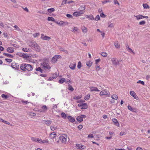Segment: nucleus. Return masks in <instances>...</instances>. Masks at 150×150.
Segmentation results:
<instances>
[{
  "label": "nucleus",
  "instance_id": "2",
  "mask_svg": "<svg viewBox=\"0 0 150 150\" xmlns=\"http://www.w3.org/2000/svg\"><path fill=\"white\" fill-rule=\"evenodd\" d=\"M41 65L42 66L43 69L46 72H48L50 71L51 67L48 63L43 62L41 63Z\"/></svg>",
  "mask_w": 150,
  "mask_h": 150
},
{
  "label": "nucleus",
  "instance_id": "48",
  "mask_svg": "<svg viewBox=\"0 0 150 150\" xmlns=\"http://www.w3.org/2000/svg\"><path fill=\"white\" fill-rule=\"evenodd\" d=\"M81 98V96H74L73 98L74 99L78 100V99H80Z\"/></svg>",
  "mask_w": 150,
  "mask_h": 150
},
{
  "label": "nucleus",
  "instance_id": "47",
  "mask_svg": "<svg viewBox=\"0 0 150 150\" xmlns=\"http://www.w3.org/2000/svg\"><path fill=\"white\" fill-rule=\"evenodd\" d=\"M1 97L3 98L7 99L8 98V96L7 95L3 94L1 95Z\"/></svg>",
  "mask_w": 150,
  "mask_h": 150
},
{
  "label": "nucleus",
  "instance_id": "43",
  "mask_svg": "<svg viewBox=\"0 0 150 150\" xmlns=\"http://www.w3.org/2000/svg\"><path fill=\"white\" fill-rule=\"evenodd\" d=\"M55 10L53 8H49L47 9V11L49 12H53Z\"/></svg>",
  "mask_w": 150,
  "mask_h": 150
},
{
  "label": "nucleus",
  "instance_id": "13",
  "mask_svg": "<svg viewBox=\"0 0 150 150\" xmlns=\"http://www.w3.org/2000/svg\"><path fill=\"white\" fill-rule=\"evenodd\" d=\"M112 121L115 125L117 127L119 126L120 124L117 119L115 118H113L112 119Z\"/></svg>",
  "mask_w": 150,
  "mask_h": 150
},
{
  "label": "nucleus",
  "instance_id": "22",
  "mask_svg": "<svg viewBox=\"0 0 150 150\" xmlns=\"http://www.w3.org/2000/svg\"><path fill=\"white\" fill-rule=\"evenodd\" d=\"M66 81V79L64 78H62L60 79L58 81L59 83H60L62 84L64 82Z\"/></svg>",
  "mask_w": 150,
  "mask_h": 150
},
{
  "label": "nucleus",
  "instance_id": "21",
  "mask_svg": "<svg viewBox=\"0 0 150 150\" xmlns=\"http://www.w3.org/2000/svg\"><path fill=\"white\" fill-rule=\"evenodd\" d=\"M3 54L7 57L11 58H13V55L8 53H4Z\"/></svg>",
  "mask_w": 150,
  "mask_h": 150
},
{
  "label": "nucleus",
  "instance_id": "1",
  "mask_svg": "<svg viewBox=\"0 0 150 150\" xmlns=\"http://www.w3.org/2000/svg\"><path fill=\"white\" fill-rule=\"evenodd\" d=\"M21 69L25 72L31 71L33 68L31 65L26 63H23L21 64L20 67Z\"/></svg>",
  "mask_w": 150,
  "mask_h": 150
},
{
  "label": "nucleus",
  "instance_id": "56",
  "mask_svg": "<svg viewBox=\"0 0 150 150\" xmlns=\"http://www.w3.org/2000/svg\"><path fill=\"white\" fill-rule=\"evenodd\" d=\"M100 18L99 15H97V16H96L95 19L96 21H98L100 19Z\"/></svg>",
  "mask_w": 150,
  "mask_h": 150
},
{
  "label": "nucleus",
  "instance_id": "37",
  "mask_svg": "<svg viewBox=\"0 0 150 150\" xmlns=\"http://www.w3.org/2000/svg\"><path fill=\"white\" fill-rule=\"evenodd\" d=\"M57 127L55 125L51 126L50 127V129L52 131H54L57 129Z\"/></svg>",
  "mask_w": 150,
  "mask_h": 150
},
{
  "label": "nucleus",
  "instance_id": "4",
  "mask_svg": "<svg viewBox=\"0 0 150 150\" xmlns=\"http://www.w3.org/2000/svg\"><path fill=\"white\" fill-rule=\"evenodd\" d=\"M67 136L65 134L63 135H61L59 137V139L63 143H65L67 142Z\"/></svg>",
  "mask_w": 150,
  "mask_h": 150
},
{
  "label": "nucleus",
  "instance_id": "23",
  "mask_svg": "<svg viewBox=\"0 0 150 150\" xmlns=\"http://www.w3.org/2000/svg\"><path fill=\"white\" fill-rule=\"evenodd\" d=\"M86 7L84 6H81L79 8V10L80 11H85L84 10L85 9Z\"/></svg>",
  "mask_w": 150,
  "mask_h": 150
},
{
  "label": "nucleus",
  "instance_id": "29",
  "mask_svg": "<svg viewBox=\"0 0 150 150\" xmlns=\"http://www.w3.org/2000/svg\"><path fill=\"white\" fill-rule=\"evenodd\" d=\"M143 6L144 9H149V6L147 4H143Z\"/></svg>",
  "mask_w": 150,
  "mask_h": 150
},
{
  "label": "nucleus",
  "instance_id": "55",
  "mask_svg": "<svg viewBox=\"0 0 150 150\" xmlns=\"http://www.w3.org/2000/svg\"><path fill=\"white\" fill-rule=\"evenodd\" d=\"M48 142H49V141L47 139H45V140H42V144L48 143Z\"/></svg>",
  "mask_w": 150,
  "mask_h": 150
},
{
  "label": "nucleus",
  "instance_id": "61",
  "mask_svg": "<svg viewBox=\"0 0 150 150\" xmlns=\"http://www.w3.org/2000/svg\"><path fill=\"white\" fill-rule=\"evenodd\" d=\"M100 16L103 18H105V15L103 13H100Z\"/></svg>",
  "mask_w": 150,
  "mask_h": 150
},
{
  "label": "nucleus",
  "instance_id": "28",
  "mask_svg": "<svg viewBox=\"0 0 150 150\" xmlns=\"http://www.w3.org/2000/svg\"><path fill=\"white\" fill-rule=\"evenodd\" d=\"M30 49L28 48H23L22 49V50L25 52H28L30 51Z\"/></svg>",
  "mask_w": 150,
  "mask_h": 150
},
{
  "label": "nucleus",
  "instance_id": "49",
  "mask_svg": "<svg viewBox=\"0 0 150 150\" xmlns=\"http://www.w3.org/2000/svg\"><path fill=\"white\" fill-rule=\"evenodd\" d=\"M92 64V62H88L86 63V64L89 67H91Z\"/></svg>",
  "mask_w": 150,
  "mask_h": 150
},
{
  "label": "nucleus",
  "instance_id": "6",
  "mask_svg": "<svg viewBox=\"0 0 150 150\" xmlns=\"http://www.w3.org/2000/svg\"><path fill=\"white\" fill-rule=\"evenodd\" d=\"M100 94V96L105 95L109 96L110 94L109 91L106 89H105L101 91Z\"/></svg>",
  "mask_w": 150,
  "mask_h": 150
},
{
  "label": "nucleus",
  "instance_id": "14",
  "mask_svg": "<svg viewBox=\"0 0 150 150\" xmlns=\"http://www.w3.org/2000/svg\"><path fill=\"white\" fill-rule=\"evenodd\" d=\"M7 51L10 53H12L14 52L13 48L12 47H8L6 50Z\"/></svg>",
  "mask_w": 150,
  "mask_h": 150
},
{
  "label": "nucleus",
  "instance_id": "50",
  "mask_svg": "<svg viewBox=\"0 0 150 150\" xmlns=\"http://www.w3.org/2000/svg\"><path fill=\"white\" fill-rule=\"evenodd\" d=\"M110 2L109 0H106L105 1H101L103 4H105L106 3Z\"/></svg>",
  "mask_w": 150,
  "mask_h": 150
},
{
  "label": "nucleus",
  "instance_id": "60",
  "mask_svg": "<svg viewBox=\"0 0 150 150\" xmlns=\"http://www.w3.org/2000/svg\"><path fill=\"white\" fill-rule=\"evenodd\" d=\"M127 50L130 52H132L133 54L134 53V52L129 47H128V49H127Z\"/></svg>",
  "mask_w": 150,
  "mask_h": 150
},
{
  "label": "nucleus",
  "instance_id": "62",
  "mask_svg": "<svg viewBox=\"0 0 150 150\" xmlns=\"http://www.w3.org/2000/svg\"><path fill=\"white\" fill-rule=\"evenodd\" d=\"M78 29L77 28L74 27V28L73 29V30L72 31L73 32H74L75 31H77Z\"/></svg>",
  "mask_w": 150,
  "mask_h": 150
},
{
  "label": "nucleus",
  "instance_id": "11",
  "mask_svg": "<svg viewBox=\"0 0 150 150\" xmlns=\"http://www.w3.org/2000/svg\"><path fill=\"white\" fill-rule=\"evenodd\" d=\"M76 148L79 149H82L85 148L86 146H85L82 145L80 144H77L76 145Z\"/></svg>",
  "mask_w": 150,
  "mask_h": 150
},
{
  "label": "nucleus",
  "instance_id": "63",
  "mask_svg": "<svg viewBox=\"0 0 150 150\" xmlns=\"http://www.w3.org/2000/svg\"><path fill=\"white\" fill-rule=\"evenodd\" d=\"M14 27L16 29V30H20V29L16 25H15L14 26Z\"/></svg>",
  "mask_w": 150,
  "mask_h": 150
},
{
  "label": "nucleus",
  "instance_id": "15",
  "mask_svg": "<svg viewBox=\"0 0 150 150\" xmlns=\"http://www.w3.org/2000/svg\"><path fill=\"white\" fill-rule=\"evenodd\" d=\"M43 121L45 122V124L48 126H50L52 122V121L50 120H44Z\"/></svg>",
  "mask_w": 150,
  "mask_h": 150
},
{
  "label": "nucleus",
  "instance_id": "38",
  "mask_svg": "<svg viewBox=\"0 0 150 150\" xmlns=\"http://www.w3.org/2000/svg\"><path fill=\"white\" fill-rule=\"evenodd\" d=\"M111 98L112 99L116 100L117 99L118 97L116 95L113 94Z\"/></svg>",
  "mask_w": 150,
  "mask_h": 150
},
{
  "label": "nucleus",
  "instance_id": "18",
  "mask_svg": "<svg viewBox=\"0 0 150 150\" xmlns=\"http://www.w3.org/2000/svg\"><path fill=\"white\" fill-rule=\"evenodd\" d=\"M90 91H99V90H98V88L96 87H92L91 88H90Z\"/></svg>",
  "mask_w": 150,
  "mask_h": 150
},
{
  "label": "nucleus",
  "instance_id": "36",
  "mask_svg": "<svg viewBox=\"0 0 150 150\" xmlns=\"http://www.w3.org/2000/svg\"><path fill=\"white\" fill-rule=\"evenodd\" d=\"M90 96V94H88L86 96H85V97L84 98V99H85V100H87L89 98Z\"/></svg>",
  "mask_w": 150,
  "mask_h": 150
},
{
  "label": "nucleus",
  "instance_id": "44",
  "mask_svg": "<svg viewBox=\"0 0 150 150\" xmlns=\"http://www.w3.org/2000/svg\"><path fill=\"white\" fill-rule=\"evenodd\" d=\"M47 20L48 21H54V18L52 17H48L47 18Z\"/></svg>",
  "mask_w": 150,
  "mask_h": 150
},
{
  "label": "nucleus",
  "instance_id": "32",
  "mask_svg": "<svg viewBox=\"0 0 150 150\" xmlns=\"http://www.w3.org/2000/svg\"><path fill=\"white\" fill-rule=\"evenodd\" d=\"M31 140L34 142H38V141L39 139V138H34V137H32L31 138Z\"/></svg>",
  "mask_w": 150,
  "mask_h": 150
},
{
  "label": "nucleus",
  "instance_id": "40",
  "mask_svg": "<svg viewBox=\"0 0 150 150\" xmlns=\"http://www.w3.org/2000/svg\"><path fill=\"white\" fill-rule=\"evenodd\" d=\"M62 117L64 119H65L66 117V116L65 113L62 112L61 113Z\"/></svg>",
  "mask_w": 150,
  "mask_h": 150
},
{
  "label": "nucleus",
  "instance_id": "54",
  "mask_svg": "<svg viewBox=\"0 0 150 150\" xmlns=\"http://www.w3.org/2000/svg\"><path fill=\"white\" fill-rule=\"evenodd\" d=\"M101 55L104 57H105L107 55V53L105 52H103L101 53Z\"/></svg>",
  "mask_w": 150,
  "mask_h": 150
},
{
  "label": "nucleus",
  "instance_id": "31",
  "mask_svg": "<svg viewBox=\"0 0 150 150\" xmlns=\"http://www.w3.org/2000/svg\"><path fill=\"white\" fill-rule=\"evenodd\" d=\"M76 120L77 121L79 122H81L83 120V119H82L80 116L77 117Z\"/></svg>",
  "mask_w": 150,
  "mask_h": 150
},
{
  "label": "nucleus",
  "instance_id": "45",
  "mask_svg": "<svg viewBox=\"0 0 150 150\" xmlns=\"http://www.w3.org/2000/svg\"><path fill=\"white\" fill-rule=\"evenodd\" d=\"M114 45L115 47L117 48H119L120 47V45L117 42H115L114 43Z\"/></svg>",
  "mask_w": 150,
  "mask_h": 150
},
{
  "label": "nucleus",
  "instance_id": "16",
  "mask_svg": "<svg viewBox=\"0 0 150 150\" xmlns=\"http://www.w3.org/2000/svg\"><path fill=\"white\" fill-rule=\"evenodd\" d=\"M130 95L132 96L135 99H136L137 97L135 93L133 91H131L130 92Z\"/></svg>",
  "mask_w": 150,
  "mask_h": 150
},
{
  "label": "nucleus",
  "instance_id": "64",
  "mask_svg": "<svg viewBox=\"0 0 150 150\" xmlns=\"http://www.w3.org/2000/svg\"><path fill=\"white\" fill-rule=\"evenodd\" d=\"M21 102L23 103H25V104H27L28 103H29V102H28V101H25L24 100H22L21 101Z\"/></svg>",
  "mask_w": 150,
  "mask_h": 150
},
{
  "label": "nucleus",
  "instance_id": "34",
  "mask_svg": "<svg viewBox=\"0 0 150 150\" xmlns=\"http://www.w3.org/2000/svg\"><path fill=\"white\" fill-rule=\"evenodd\" d=\"M68 89L71 91H73L74 90V88H73V87L70 84H69L68 85Z\"/></svg>",
  "mask_w": 150,
  "mask_h": 150
},
{
  "label": "nucleus",
  "instance_id": "41",
  "mask_svg": "<svg viewBox=\"0 0 150 150\" xmlns=\"http://www.w3.org/2000/svg\"><path fill=\"white\" fill-rule=\"evenodd\" d=\"M127 108L129 110L132 111H134V109L130 105H128L127 106Z\"/></svg>",
  "mask_w": 150,
  "mask_h": 150
},
{
  "label": "nucleus",
  "instance_id": "9",
  "mask_svg": "<svg viewBox=\"0 0 150 150\" xmlns=\"http://www.w3.org/2000/svg\"><path fill=\"white\" fill-rule=\"evenodd\" d=\"M37 43L35 41H31L29 42V46L31 47L32 49L34 47L37 45Z\"/></svg>",
  "mask_w": 150,
  "mask_h": 150
},
{
  "label": "nucleus",
  "instance_id": "25",
  "mask_svg": "<svg viewBox=\"0 0 150 150\" xmlns=\"http://www.w3.org/2000/svg\"><path fill=\"white\" fill-rule=\"evenodd\" d=\"M86 18H89V19L91 20H94V18L92 15H90H90H86Z\"/></svg>",
  "mask_w": 150,
  "mask_h": 150
},
{
  "label": "nucleus",
  "instance_id": "35",
  "mask_svg": "<svg viewBox=\"0 0 150 150\" xmlns=\"http://www.w3.org/2000/svg\"><path fill=\"white\" fill-rule=\"evenodd\" d=\"M85 11H77L78 13V16L81 15V14H83Z\"/></svg>",
  "mask_w": 150,
  "mask_h": 150
},
{
  "label": "nucleus",
  "instance_id": "19",
  "mask_svg": "<svg viewBox=\"0 0 150 150\" xmlns=\"http://www.w3.org/2000/svg\"><path fill=\"white\" fill-rule=\"evenodd\" d=\"M82 107L81 108V109H86L88 108V105L87 103H83Z\"/></svg>",
  "mask_w": 150,
  "mask_h": 150
},
{
  "label": "nucleus",
  "instance_id": "12",
  "mask_svg": "<svg viewBox=\"0 0 150 150\" xmlns=\"http://www.w3.org/2000/svg\"><path fill=\"white\" fill-rule=\"evenodd\" d=\"M33 49L38 52L40 51V47L37 44V45H36V46L34 47L33 48Z\"/></svg>",
  "mask_w": 150,
  "mask_h": 150
},
{
  "label": "nucleus",
  "instance_id": "17",
  "mask_svg": "<svg viewBox=\"0 0 150 150\" xmlns=\"http://www.w3.org/2000/svg\"><path fill=\"white\" fill-rule=\"evenodd\" d=\"M76 65V64L75 63H71L69 65L70 68L72 70L74 69Z\"/></svg>",
  "mask_w": 150,
  "mask_h": 150
},
{
  "label": "nucleus",
  "instance_id": "51",
  "mask_svg": "<svg viewBox=\"0 0 150 150\" xmlns=\"http://www.w3.org/2000/svg\"><path fill=\"white\" fill-rule=\"evenodd\" d=\"M141 15H139L136 16H134L136 17L137 19V20H138L142 19V18L141 16Z\"/></svg>",
  "mask_w": 150,
  "mask_h": 150
},
{
  "label": "nucleus",
  "instance_id": "53",
  "mask_svg": "<svg viewBox=\"0 0 150 150\" xmlns=\"http://www.w3.org/2000/svg\"><path fill=\"white\" fill-rule=\"evenodd\" d=\"M81 67V64L80 62H79L77 65V67L78 69H80Z\"/></svg>",
  "mask_w": 150,
  "mask_h": 150
},
{
  "label": "nucleus",
  "instance_id": "30",
  "mask_svg": "<svg viewBox=\"0 0 150 150\" xmlns=\"http://www.w3.org/2000/svg\"><path fill=\"white\" fill-rule=\"evenodd\" d=\"M36 70L37 71H39L41 73H43V70L40 67H38L36 68Z\"/></svg>",
  "mask_w": 150,
  "mask_h": 150
},
{
  "label": "nucleus",
  "instance_id": "26",
  "mask_svg": "<svg viewBox=\"0 0 150 150\" xmlns=\"http://www.w3.org/2000/svg\"><path fill=\"white\" fill-rule=\"evenodd\" d=\"M56 135V134L54 132H53L51 133L50 135V137L51 138H53L55 137Z\"/></svg>",
  "mask_w": 150,
  "mask_h": 150
},
{
  "label": "nucleus",
  "instance_id": "5",
  "mask_svg": "<svg viewBox=\"0 0 150 150\" xmlns=\"http://www.w3.org/2000/svg\"><path fill=\"white\" fill-rule=\"evenodd\" d=\"M111 61L113 65L117 66L119 64V61L116 58H111Z\"/></svg>",
  "mask_w": 150,
  "mask_h": 150
},
{
  "label": "nucleus",
  "instance_id": "33",
  "mask_svg": "<svg viewBox=\"0 0 150 150\" xmlns=\"http://www.w3.org/2000/svg\"><path fill=\"white\" fill-rule=\"evenodd\" d=\"M42 109L43 110V112H45L47 110V108L46 105H43L42 107Z\"/></svg>",
  "mask_w": 150,
  "mask_h": 150
},
{
  "label": "nucleus",
  "instance_id": "10",
  "mask_svg": "<svg viewBox=\"0 0 150 150\" xmlns=\"http://www.w3.org/2000/svg\"><path fill=\"white\" fill-rule=\"evenodd\" d=\"M67 118L69 120V121L71 122H74L75 121V118L70 116H68L67 117Z\"/></svg>",
  "mask_w": 150,
  "mask_h": 150
},
{
  "label": "nucleus",
  "instance_id": "57",
  "mask_svg": "<svg viewBox=\"0 0 150 150\" xmlns=\"http://www.w3.org/2000/svg\"><path fill=\"white\" fill-rule=\"evenodd\" d=\"M66 16L67 17L69 18H73V16L72 15L69 14H66Z\"/></svg>",
  "mask_w": 150,
  "mask_h": 150
},
{
  "label": "nucleus",
  "instance_id": "27",
  "mask_svg": "<svg viewBox=\"0 0 150 150\" xmlns=\"http://www.w3.org/2000/svg\"><path fill=\"white\" fill-rule=\"evenodd\" d=\"M68 24V22H64L61 21V23L60 26H64Z\"/></svg>",
  "mask_w": 150,
  "mask_h": 150
},
{
  "label": "nucleus",
  "instance_id": "8",
  "mask_svg": "<svg viewBox=\"0 0 150 150\" xmlns=\"http://www.w3.org/2000/svg\"><path fill=\"white\" fill-rule=\"evenodd\" d=\"M11 67L13 69H19V66L17 63L14 62L11 64Z\"/></svg>",
  "mask_w": 150,
  "mask_h": 150
},
{
  "label": "nucleus",
  "instance_id": "46",
  "mask_svg": "<svg viewBox=\"0 0 150 150\" xmlns=\"http://www.w3.org/2000/svg\"><path fill=\"white\" fill-rule=\"evenodd\" d=\"M137 83H141L143 85H144L145 84L144 82L143 81L141 80H139L137 82Z\"/></svg>",
  "mask_w": 150,
  "mask_h": 150
},
{
  "label": "nucleus",
  "instance_id": "58",
  "mask_svg": "<svg viewBox=\"0 0 150 150\" xmlns=\"http://www.w3.org/2000/svg\"><path fill=\"white\" fill-rule=\"evenodd\" d=\"M5 60L7 62L11 63L12 61V60L10 59H6Z\"/></svg>",
  "mask_w": 150,
  "mask_h": 150
},
{
  "label": "nucleus",
  "instance_id": "59",
  "mask_svg": "<svg viewBox=\"0 0 150 150\" xmlns=\"http://www.w3.org/2000/svg\"><path fill=\"white\" fill-rule=\"evenodd\" d=\"M108 27L110 28H112L113 26V24L112 23H110V24L108 23Z\"/></svg>",
  "mask_w": 150,
  "mask_h": 150
},
{
  "label": "nucleus",
  "instance_id": "52",
  "mask_svg": "<svg viewBox=\"0 0 150 150\" xmlns=\"http://www.w3.org/2000/svg\"><path fill=\"white\" fill-rule=\"evenodd\" d=\"M146 22L145 21H143L140 22L139 23V24L140 25H144L145 24Z\"/></svg>",
  "mask_w": 150,
  "mask_h": 150
},
{
  "label": "nucleus",
  "instance_id": "42",
  "mask_svg": "<svg viewBox=\"0 0 150 150\" xmlns=\"http://www.w3.org/2000/svg\"><path fill=\"white\" fill-rule=\"evenodd\" d=\"M50 39V37L47 36H45L42 39L43 40H49Z\"/></svg>",
  "mask_w": 150,
  "mask_h": 150
},
{
  "label": "nucleus",
  "instance_id": "7",
  "mask_svg": "<svg viewBox=\"0 0 150 150\" xmlns=\"http://www.w3.org/2000/svg\"><path fill=\"white\" fill-rule=\"evenodd\" d=\"M16 54L17 55H18L25 58L27 59L29 57L28 55L25 53L21 52H17Z\"/></svg>",
  "mask_w": 150,
  "mask_h": 150
},
{
  "label": "nucleus",
  "instance_id": "24",
  "mask_svg": "<svg viewBox=\"0 0 150 150\" xmlns=\"http://www.w3.org/2000/svg\"><path fill=\"white\" fill-rule=\"evenodd\" d=\"M2 122L5 123L6 124H8L9 125H10V123L8 121H5L2 119L0 118V122Z\"/></svg>",
  "mask_w": 150,
  "mask_h": 150
},
{
  "label": "nucleus",
  "instance_id": "39",
  "mask_svg": "<svg viewBox=\"0 0 150 150\" xmlns=\"http://www.w3.org/2000/svg\"><path fill=\"white\" fill-rule=\"evenodd\" d=\"M57 76L58 75L56 73L53 74L52 75V77L54 79H55L57 77Z\"/></svg>",
  "mask_w": 150,
  "mask_h": 150
},
{
  "label": "nucleus",
  "instance_id": "20",
  "mask_svg": "<svg viewBox=\"0 0 150 150\" xmlns=\"http://www.w3.org/2000/svg\"><path fill=\"white\" fill-rule=\"evenodd\" d=\"M81 29L83 33H86L87 31V28L85 26H83L82 27Z\"/></svg>",
  "mask_w": 150,
  "mask_h": 150
},
{
  "label": "nucleus",
  "instance_id": "3",
  "mask_svg": "<svg viewBox=\"0 0 150 150\" xmlns=\"http://www.w3.org/2000/svg\"><path fill=\"white\" fill-rule=\"evenodd\" d=\"M62 57L60 55H55L52 57L51 62L53 63H55L57 62L58 59H61Z\"/></svg>",
  "mask_w": 150,
  "mask_h": 150
}]
</instances>
